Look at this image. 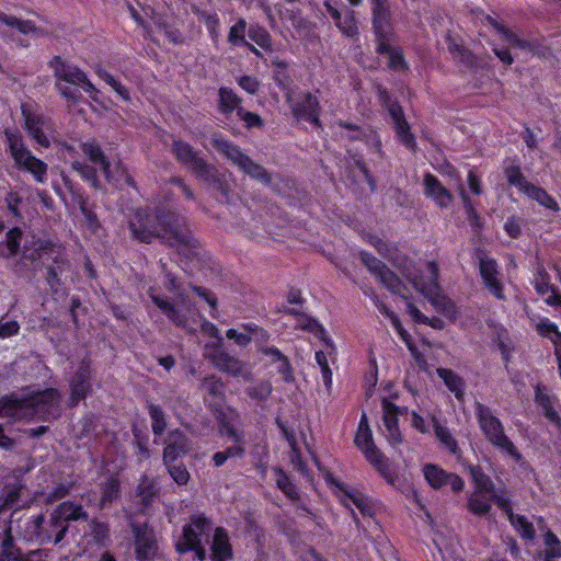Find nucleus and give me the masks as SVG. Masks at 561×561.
Returning a JSON list of instances; mask_svg holds the SVG:
<instances>
[{
    "label": "nucleus",
    "instance_id": "obj_50",
    "mask_svg": "<svg viewBox=\"0 0 561 561\" xmlns=\"http://www.w3.org/2000/svg\"><path fill=\"white\" fill-rule=\"evenodd\" d=\"M98 76L103 79L110 87L113 88V90L123 99L128 100L129 93L128 90L117 80L115 79L111 73L103 69L96 70Z\"/></svg>",
    "mask_w": 561,
    "mask_h": 561
},
{
    "label": "nucleus",
    "instance_id": "obj_47",
    "mask_svg": "<svg viewBox=\"0 0 561 561\" xmlns=\"http://www.w3.org/2000/svg\"><path fill=\"white\" fill-rule=\"evenodd\" d=\"M524 193H526L530 198L537 201L546 208L558 210V203L552 197H550L546 191L530 184Z\"/></svg>",
    "mask_w": 561,
    "mask_h": 561
},
{
    "label": "nucleus",
    "instance_id": "obj_52",
    "mask_svg": "<svg viewBox=\"0 0 561 561\" xmlns=\"http://www.w3.org/2000/svg\"><path fill=\"white\" fill-rule=\"evenodd\" d=\"M98 76L103 79L110 87L113 88V90L123 99L128 100L129 93L128 90L117 80L115 79L111 73L103 69L96 70Z\"/></svg>",
    "mask_w": 561,
    "mask_h": 561
},
{
    "label": "nucleus",
    "instance_id": "obj_17",
    "mask_svg": "<svg viewBox=\"0 0 561 561\" xmlns=\"http://www.w3.org/2000/svg\"><path fill=\"white\" fill-rule=\"evenodd\" d=\"M355 444L365 455V458L379 471L383 477H388V465L383 455L376 448L373 434L368 425V420L364 413L360 417L358 430L355 436Z\"/></svg>",
    "mask_w": 561,
    "mask_h": 561
},
{
    "label": "nucleus",
    "instance_id": "obj_48",
    "mask_svg": "<svg viewBox=\"0 0 561 561\" xmlns=\"http://www.w3.org/2000/svg\"><path fill=\"white\" fill-rule=\"evenodd\" d=\"M299 325L304 330H308L310 332H313L316 335L320 336L325 342L329 348V353L331 354L333 352V345L331 343V340L327 337L324 329L316 320L307 317H301L299 319Z\"/></svg>",
    "mask_w": 561,
    "mask_h": 561
},
{
    "label": "nucleus",
    "instance_id": "obj_11",
    "mask_svg": "<svg viewBox=\"0 0 561 561\" xmlns=\"http://www.w3.org/2000/svg\"><path fill=\"white\" fill-rule=\"evenodd\" d=\"M22 486H14L3 490L1 495L2 504L0 506V516L5 510L19 508L21 495L24 493ZM12 522H7L0 517V561H21V551L14 545L12 537Z\"/></svg>",
    "mask_w": 561,
    "mask_h": 561
},
{
    "label": "nucleus",
    "instance_id": "obj_49",
    "mask_svg": "<svg viewBox=\"0 0 561 561\" xmlns=\"http://www.w3.org/2000/svg\"><path fill=\"white\" fill-rule=\"evenodd\" d=\"M245 26H247V23L244 20H239L231 28H230V32H229V42L232 43L233 45H240V44H243L245 46H249L251 48V50L253 53H255L256 55H259V51L255 47L253 46H250V44H248L244 39V33H245Z\"/></svg>",
    "mask_w": 561,
    "mask_h": 561
},
{
    "label": "nucleus",
    "instance_id": "obj_46",
    "mask_svg": "<svg viewBox=\"0 0 561 561\" xmlns=\"http://www.w3.org/2000/svg\"><path fill=\"white\" fill-rule=\"evenodd\" d=\"M432 423H433V427H434L435 434H436L437 438L440 440V443L449 451L456 453V450H457V442L453 437V435L449 432V430L446 426L442 425L439 423V421L435 416L432 417Z\"/></svg>",
    "mask_w": 561,
    "mask_h": 561
},
{
    "label": "nucleus",
    "instance_id": "obj_10",
    "mask_svg": "<svg viewBox=\"0 0 561 561\" xmlns=\"http://www.w3.org/2000/svg\"><path fill=\"white\" fill-rule=\"evenodd\" d=\"M374 27L378 38V51L388 58L389 67L394 70L404 68L401 51L391 43V26L389 24L388 5L385 0H374L373 4Z\"/></svg>",
    "mask_w": 561,
    "mask_h": 561
},
{
    "label": "nucleus",
    "instance_id": "obj_54",
    "mask_svg": "<svg viewBox=\"0 0 561 561\" xmlns=\"http://www.w3.org/2000/svg\"><path fill=\"white\" fill-rule=\"evenodd\" d=\"M149 415L152 421V431L156 435H160L165 430V420L162 410L154 404L149 405Z\"/></svg>",
    "mask_w": 561,
    "mask_h": 561
},
{
    "label": "nucleus",
    "instance_id": "obj_26",
    "mask_svg": "<svg viewBox=\"0 0 561 561\" xmlns=\"http://www.w3.org/2000/svg\"><path fill=\"white\" fill-rule=\"evenodd\" d=\"M288 102L293 107L295 116L318 125L319 102L316 96L307 93L302 96L301 101H295L291 96H289Z\"/></svg>",
    "mask_w": 561,
    "mask_h": 561
},
{
    "label": "nucleus",
    "instance_id": "obj_51",
    "mask_svg": "<svg viewBox=\"0 0 561 561\" xmlns=\"http://www.w3.org/2000/svg\"><path fill=\"white\" fill-rule=\"evenodd\" d=\"M98 76L103 79L110 87L113 88V90L123 99L128 100L129 93L128 90L117 80L115 79L111 73L103 69L96 70Z\"/></svg>",
    "mask_w": 561,
    "mask_h": 561
},
{
    "label": "nucleus",
    "instance_id": "obj_2",
    "mask_svg": "<svg viewBox=\"0 0 561 561\" xmlns=\"http://www.w3.org/2000/svg\"><path fill=\"white\" fill-rule=\"evenodd\" d=\"M130 229L140 241L151 242L159 238L184 256L196 254L197 241L187 229L184 218L174 213L160 211L152 216L139 210L130 222Z\"/></svg>",
    "mask_w": 561,
    "mask_h": 561
},
{
    "label": "nucleus",
    "instance_id": "obj_40",
    "mask_svg": "<svg viewBox=\"0 0 561 561\" xmlns=\"http://www.w3.org/2000/svg\"><path fill=\"white\" fill-rule=\"evenodd\" d=\"M535 329L540 336L549 339L553 347H558L561 344V332L557 324L548 318H540L535 323Z\"/></svg>",
    "mask_w": 561,
    "mask_h": 561
},
{
    "label": "nucleus",
    "instance_id": "obj_22",
    "mask_svg": "<svg viewBox=\"0 0 561 561\" xmlns=\"http://www.w3.org/2000/svg\"><path fill=\"white\" fill-rule=\"evenodd\" d=\"M220 433L227 440L233 445L228 447L226 451H218L214 455L213 460L216 467H220L228 458L241 456L244 451L242 444V434L229 423H222Z\"/></svg>",
    "mask_w": 561,
    "mask_h": 561
},
{
    "label": "nucleus",
    "instance_id": "obj_7",
    "mask_svg": "<svg viewBox=\"0 0 561 561\" xmlns=\"http://www.w3.org/2000/svg\"><path fill=\"white\" fill-rule=\"evenodd\" d=\"M168 291L173 296V302L158 295L153 288L150 289V297L154 305L165 314V317L174 324L193 329L198 323L199 313L191 301L186 288H182L171 274L165 275Z\"/></svg>",
    "mask_w": 561,
    "mask_h": 561
},
{
    "label": "nucleus",
    "instance_id": "obj_41",
    "mask_svg": "<svg viewBox=\"0 0 561 561\" xmlns=\"http://www.w3.org/2000/svg\"><path fill=\"white\" fill-rule=\"evenodd\" d=\"M437 374L444 380L447 388L456 396L457 399L462 398L465 391V383L458 375L446 368H438Z\"/></svg>",
    "mask_w": 561,
    "mask_h": 561
},
{
    "label": "nucleus",
    "instance_id": "obj_38",
    "mask_svg": "<svg viewBox=\"0 0 561 561\" xmlns=\"http://www.w3.org/2000/svg\"><path fill=\"white\" fill-rule=\"evenodd\" d=\"M90 389L89 385V364L82 363L76 377L71 381V402L78 403L83 399Z\"/></svg>",
    "mask_w": 561,
    "mask_h": 561
},
{
    "label": "nucleus",
    "instance_id": "obj_42",
    "mask_svg": "<svg viewBox=\"0 0 561 561\" xmlns=\"http://www.w3.org/2000/svg\"><path fill=\"white\" fill-rule=\"evenodd\" d=\"M545 551L543 552H540L538 553V560H542V561H552V559L554 558H560L561 557V542L560 540L557 538V536L551 533V531H547L545 534Z\"/></svg>",
    "mask_w": 561,
    "mask_h": 561
},
{
    "label": "nucleus",
    "instance_id": "obj_25",
    "mask_svg": "<svg viewBox=\"0 0 561 561\" xmlns=\"http://www.w3.org/2000/svg\"><path fill=\"white\" fill-rule=\"evenodd\" d=\"M382 420H383V435L388 442L396 446L402 442V436L398 427V407L387 399L382 400Z\"/></svg>",
    "mask_w": 561,
    "mask_h": 561
},
{
    "label": "nucleus",
    "instance_id": "obj_23",
    "mask_svg": "<svg viewBox=\"0 0 561 561\" xmlns=\"http://www.w3.org/2000/svg\"><path fill=\"white\" fill-rule=\"evenodd\" d=\"M135 549L139 561H149L157 554L158 546L153 531L147 525L134 526Z\"/></svg>",
    "mask_w": 561,
    "mask_h": 561
},
{
    "label": "nucleus",
    "instance_id": "obj_35",
    "mask_svg": "<svg viewBox=\"0 0 561 561\" xmlns=\"http://www.w3.org/2000/svg\"><path fill=\"white\" fill-rule=\"evenodd\" d=\"M210 549L213 561H227L231 557L228 535L222 528H216Z\"/></svg>",
    "mask_w": 561,
    "mask_h": 561
},
{
    "label": "nucleus",
    "instance_id": "obj_44",
    "mask_svg": "<svg viewBox=\"0 0 561 561\" xmlns=\"http://www.w3.org/2000/svg\"><path fill=\"white\" fill-rule=\"evenodd\" d=\"M325 7L331 16L336 21L340 30L347 36H354L357 33V26L352 13L347 14L343 20L341 13L333 8L329 2H325Z\"/></svg>",
    "mask_w": 561,
    "mask_h": 561
},
{
    "label": "nucleus",
    "instance_id": "obj_61",
    "mask_svg": "<svg viewBox=\"0 0 561 561\" xmlns=\"http://www.w3.org/2000/svg\"><path fill=\"white\" fill-rule=\"evenodd\" d=\"M237 116L244 123L247 128L261 127L263 124L262 118L257 114L247 112L243 108H238Z\"/></svg>",
    "mask_w": 561,
    "mask_h": 561
},
{
    "label": "nucleus",
    "instance_id": "obj_59",
    "mask_svg": "<svg viewBox=\"0 0 561 561\" xmlns=\"http://www.w3.org/2000/svg\"><path fill=\"white\" fill-rule=\"evenodd\" d=\"M165 466L168 467V471L176 484H179V485L187 484L191 476L184 466H182V465L171 466L170 462Z\"/></svg>",
    "mask_w": 561,
    "mask_h": 561
},
{
    "label": "nucleus",
    "instance_id": "obj_57",
    "mask_svg": "<svg viewBox=\"0 0 561 561\" xmlns=\"http://www.w3.org/2000/svg\"><path fill=\"white\" fill-rule=\"evenodd\" d=\"M505 174L510 184L516 186L522 192H525V190L530 185L522 174L518 167L508 168Z\"/></svg>",
    "mask_w": 561,
    "mask_h": 561
},
{
    "label": "nucleus",
    "instance_id": "obj_20",
    "mask_svg": "<svg viewBox=\"0 0 561 561\" xmlns=\"http://www.w3.org/2000/svg\"><path fill=\"white\" fill-rule=\"evenodd\" d=\"M34 252H36V255H34L33 253L30 255V257L32 260H34V261L39 260V261H42L43 264H47L48 261L54 260V263L57 264V266L48 267V277H47V282H48L49 286L51 287V289L57 291V289L55 288V284H57L59 282L58 271H61L60 264H62V265L65 264L64 261H61V262L57 261V259L61 254L60 247H58L56 244L48 243V242H38V245L34 248Z\"/></svg>",
    "mask_w": 561,
    "mask_h": 561
},
{
    "label": "nucleus",
    "instance_id": "obj_15",
    "mask_svg": "<svg viewBox=\"0 0 561 561\" xmlns=\"http://www.w3.org/2000/svg\"><path fill=\"white\" fill-rule=\"evenodd\" d=\"M325 481L329 486L332 489L334 494L337 496L340 502L347 508H350L356 518L354 513V508L358 510V512L364 517H373L375 514V504L373 501L358 491L355 488L348 486L337 480H335L332 474L325 473Z\"/></svg>",
    "mask_w": 561,
    "mask_h": 561
},
{
    "label": "nucleus",
    "instance_id": "obj_19",
    "mask_svg": "<svg viewBox=\"0 0 561 561\" xmlns=\"http://www.w3.org/2000/svg\"><path fill=\"white\" fill-rule=\"evenodd\" d=\"M204 356L211 360L214 366L236 377L249 378L250 373L247 367L237 358L230 356L221 347H210L205 345Z\"/></svg>",
    "mask_w": 561,
    "mask_h": 561
},
{
    "label": "nucleus",
    "instance_id": "obj_39",
    "mask_svg": "<svg viewBox=\"0 0 561 561\" xmlns=\"http://www.w3.org/2000/svg\"><path fill=\"white\" fill-rule=\"evenodd\" d=\"M535 287L539 294H548V296L545 298L547 305L561 307V294L551 288L546 273H539L535 280Z\"/></svg>",
    "mask_w": 561,
    "mask_h": 561
},
{
    "label": "nucleus",
    "instance_id": "obj_32",
    "mask_svg": "<svg viewBox=\"0 0 561 561\" xmlns=\"http://www.w3.org/2000/svg\"><path fill=\"white\" fill-rule=\"evenodd\" d=\"M15 31L30 34L35 31V27L30 21H22L0 12V36L13 35Z\"/></svg>",
    "mask_w": 561,
    "mask_h": 561
},
{
    "label": "nucleus",
    "instance_id": "obj_16",
    "mask_svg": "<svg viewBox=\"0 0 561 561\" xmlns=\"http://www.w3.org/2000/svg\"><path fill=\"white\" fill-rule=\"evenodd\" d=\"M214 147L225 154L229 160L238 165L250 176L260 180L261 182H270V178L266 171L259 164H255L249 157L244 156L239 148L224 139L222 137L215 135L211 138Z\"/></svg>",
    "mask_w": 561,
    "mask_h": 561
},
{
    "label": "nucleus",
    "instance_id": "obj_1",
    "mask_svg": "<svg viewBox=\"0 0 561 561\" xmlns=\"http://www.w3.org/2000/svg\"><path fill=\"white\" fill-rule=\"evenodd\" d=\"M369 242L381 255L391 261L401 271L412 288L423 295L438 311L450 319L456 317L454 302L440 293L437 283L438 268L434 262H427L416 268L412 261L398 252L396 247L380 238L370 237Z\"/></svg>",
    "mask_w": 561,
    "mask_h": 561
},
{
    "label": "nucleus",
    "instance_id": "obj_27",
    "mask_svg": "<svg viewBox=\"0 0 561 561\" xmlns=\"http://www.w3.org/2000/svg\"><path fill=\"white\" fill-rule=\"evenodd\" d=\"M378 309L381 313H383L386 317H388L390 319L393 329L396 330V332L398 333L400 339L405 343V345L408 346L409 351L411 352V354L414 357L417 365L421 368L426 369L425 358L423 357V355L420 352H417L416 347L414 346V344L412 342L411 335L403 329L400 320L394 314V312L391 311L390 309H388L382 304L378 305Z\"/></svg>",
    "mask_w": 561,
    "mask_h": 561
},
{
    "label": "nucleus",
    "instance_id": "obj_8",
    "mask_svg": "<svg viewBox=\"0 0 561 561\" xmlns=\"http://www.w3.org/2000/svg\"><path fill=\"white\" fill-rule=\"evenodd\" d=\"M360 257L363 263L368 267V270L374 273L380 283H382L391 293L400 296L407 304V310L410 313L413 321L416 323H424L427 325H431L435 329H443L444 321L439 318L433 317L428 318L425 317L417 308L413 306L412 302H410L409 296H410V289L405 284L401 282L397 277V275L391 272L389 268H387L379 260L371 256L370 254L366 252L360 253Z\"/></svg>",
    "mask_w": 561,
    "mask_h": 561
},
{
    "label": "nucleus",
    "instance_id": "obj_21",
    "mask_svg": "<svg viewBox=\"0 0 561 561\" xmlns=\"http://www.w3.org/2000/svg\"><path fill=\"white\" fill-rule=\"evenodd\" d=\"M423 474L427 483L434 489H440L449 485L455 492L463 489V481L454 473H447L445 470L435 465H425Z\"/></svg>",
    "mask_w": 561,
    "mask_h": 561
},
{
    "label": "nucleus",
    "instance_id": "obj_36",
    "mask_svg": "<svg viewBox=\"0 0 561 561\" xmlns=\"http://www.w3.org/2000/svg\"><path fill=\"white\" fill-rule=\"evenodd\" d=\"M262 353L271 358V363L275 365L277 373L285 382H294V374L288 359L275 347H265Z\"/></svg>",
    "mask_w": 561,
    "mask_h": 561
},
{
    "label": "nucleus",
    "instance_id": "obj_28",
    "mask_svg": "<svg viewBox=\"0 0 561 561\" xmlns=\"http://www.w3.org/2000/svg\"><path fill=\"white\" fill-rule=\"evenodd\" d=\"M173 151L178 159L193 169L198 176L207 178L210 173V169L196 156L190 145L183 141H175Z\"/></svg>",
    "mask_w": 561,
    "mask_h": 561
},
{
    "label": "nucleus",
    "instance_id": "obj_33",
    "mask_svg": "<svg viewBox=\"0 0 561 561\" xmlns=\"http://www.w3.org/2000/svg\"><path fill=\"white\" fill-rule=\"evenodd\" d=\"M389 113L393 121L396 133L401 142L408 147H413L414 138L410 133V127L403 117L401 107L399 105L391 104L389 106Z\"/></svg>",
    "mask_w": 561,
    "mask_h": 561
},
{
    "label": "nucleus",
    "instance_id": "obj_13",
    "mask_svg": "<svg viewBox=\"0 0 561 561\" xmlns=\"http://www.w3.org/2000/svg\"><path fill=\"white\" fill-rule=\"evenodd\" d=\"M211 528V523L203 515L194 516L191 524L183 528V535L176 541V550L180 553L193 551L196 559L204 560V542L209 541Z\"/></svg>",
    "mask_w": 561,
    "mask_h": 561
},
{
    "label": "nucleus",
    "instance_id": "obj_29",
    "mask_svg": "<svg viewBox=\"0 0 561 561\" xmlns=\"http://www.w3.org/2000/svg\"><path fill=\"white\" fill-rule=\"evenodd\" d=\"M425 195L432 198L435 204L445 208L448 207L453 202V195L432 174L424 176Z\"/></svg>",
    "mask_w": 561,
    "mask_h": 561
},
{
    "label": "nucleus",
    "instance_id": "obj_30",
    "mask_svg": "<svg viewBox=\"0 0 561 561\" xmlns=\"http://www.w3.org/2000/svg\"><path fill=\"white\" fill-rule=\"evenodd\" d=\"M226 335L241 346L249 344L251 341L261 342L267 339L266 331L253 324H243L239 329H229Z\"/></svg>",
    "mask_w": 561,
    "mask_h": 561
},
{
    "label": "nucleus",
    "instance_id": "obj_56",
    "mask_svg": "<svg viewBox=\"0 0 561 561\" xmlns=\"http://www.w3.org/2000/svg\"><path fill=\"white\" fill-rule=\"evenodd\" d=\"M459 194L461 196L463 207H465V210L467 213L470 224L474 227H480L481 219H480L479 215L477 214V211L474 210L463 186L460 183H459Z\"/></svg>",
    "mask_w": 561,
    "mask_h": 561
},
{
    "label": "nucleus",
    "instance_id": "obj_5",
    "mask_svg": "<svg viewBox=\"0 0 561 561\" xmlns=\"http://www.w3.org/2000/svg\"><path fill=\"white\" fill-rule=\"evenodd\" d=\"M87 513L82 506L72 502L59 504L50 516L48 523L42 515L21 520L20 536L26 541L38 543H58L68 530V522L85 518Z\"/></svg>",
    "mask_w": 561,
    "mask_h": 561
},
{
    "label": "nucleus",
    "instance_id": "obj_24",
    "mask_svg": "<svg viewBox=\"0 0 561 561\" xmlns=\"http://www.w3.org/2000/svg\"><path fill=\"white\" fill-rule=\"evenodd\" d=\"M480 274L488 290L497 299H504L503 285L499 279L496 262L488 256L480 259Z\"/></svg>",
    "mask_w": 561,
    "mask_h": 561
},
{
    "label": "nucleus",
    "instance_id": "obj_43",
    "mask_svg": "<svg viewBox=\"0 0 561 561\" xmlns=\"http://www.w3.org/2000/svg\"><path fill=\"white\" fill-rule=\"evenodd\" d=\"M241 100L239 96L228 88H220L219 90V108L225 115L231 114L240 107Z\"/></svg>",
    "mask_w": 561,
    "mask_h": 561
},
{
    "label": "nucleus",
    "instance_id": "obj_4",
    "mask_svg": "<svg viewBox=\"0 0 561 561\" xmlns=\"http://www.w3.org/2000/svg\"><path fill=\"white\" fill-rule=\"evenodd\" d=\"M474 491L468 500V508L472 514L485 515L491 508V501L494 500L497 506L505 512L512 526L518 531L522 538L533 540L535 537L534 524L526 516L514 514L510 506L508 497L504 492H495L491 479L478 467H469Z\"/></svg>",
    "mask_w": 561,
    "mask_h": 561
},
{
    "label": "nucleus",
    "instance_id": "obj_12",
    "mask_svg": "<svg viewBox=\"0 0 561 561\" xmlns=\"http://www.w3.org/2000/svg\"><path fill=\"white\" fill-rule=\"evenodd\" d=\"M5 137L15 165L31 173L37 182L44 183L47 179V164L32 153L18 131L7 130Z\"/></svg>",
    "mask_w": 561,
    "mask_h": 561
},
{
    "label": "nucleus",
    "instance_id": "obj_14",
    "mask_svg": "<svg viewBox=\"0 0 561 561\" xmlns=\"http://www.w3.org/2000/svg\"><path fill=\"white\" fill-rule=\"evenodd\" d=\"M21 113L24 129L36 146L48 148L57 141L54 125L48 117L34 110L30 104H22Z\"/></svg>",
    "mask_w": 561,
    "mask_h": 561
},
{
    "label": "nucleus",
    "instance_id": "obj_37",
    "mask_svg": "<svg viewBox=\"0 0 561 561\" xmlns=\"http://www.w3.org/2000/svg\"><path fill=\"white\" fill-rule=\"evenodd\" d=\"M535 401L542 409L546 417L558 425L561 424V419L554 410V399L547 392L546 388L537 385L535 387Z\"/></svg>",
    "mask_w": 561,
    "mask_h": 561
},
{
    "label": "nucleus",
    "instance_id": "obj_9",
    "mask_svg": "<svg viewBox=\"0 0 561 561\" xmlns=\"http://www.w3.org/2000/svg\"><path fill=\"white\" fill-rule=\"evenodd\" d=\"M474 412L480 430L492 446L515 461H519L522 455L518 453L513 442L506 436L502 422L493 414L491 409L482 403H477Z\"/></svg>",
    "mask_w": 561,
    "mask_h": 561
},
{
    "label": "nucleus",
    "instance_id": "obj_45",
    "mask_svg": "<svg viewBox=\"0 0 561 561\" xmlns=\"http://www.w3.org/2000/svg\"><path fill=\"white\" fill-rule=\"evenodd\" d=\"M119 485L116 478H107L105 482L101 483V497L98 502L100 507L113 502L118 496Z\"/></svg>",
    "mask_w": 561,
    "mask_h": 561
},
{
    "label": "nucleus",
    "instance_id": "obj_55",
    "mask_svg": "<svg viewBox=\"0 0 561 561\" xmlns=\"http://www.w3.org/2000/svg\"><path fill=\"white\" fill-rule=\"evenodd\" d=\"M316 360L321 368L322 379L328 389L332 386V371L329 366L328 354L323 351L316 353Z\"/></svg>",
    "mask_w": 561,
    "mask_h": 561
},
{
    "label": "nucleus",
    "instance_id": "obj_3",
    "mask_svg": "<svg viewBox=\"0 0 561 561\" xmlns=\"http://www.w3.org/2000/svg\"><path fill=\"white\" fill-rule=\"evenodd\" d=\"M59 152L66 162H69L83 179L95 182L98 171H101L106 179L116 183L131 184L126 168L116 162L112 168L105 158L100 145L95 140L84 142H59Z\"/></svg>",
    "mask_w": 561,
    "mask_h": 561
},
{
    "label": "nucleus",
    "instance_id": "obj_63",
    "mask_svg": "<svg viewBox=\"0 0 561 561\" xmlns=\"http://www.w3.org/2000/svg\"><path fill=\"white\" fill-rule=\"evenodd\" d=\"M272 392V386L270 382H261L260 385L252 387L248 390L251 398L263 400L266 399Z\"/></svg>",
    "mask_w": 561,
    "mask_h": 561
},
{
    "label": "nucleus",
    "instance_id": "obj_53",
    "mask_svg": "<svg viewBox=\"0 0 561 561\" xmlns=\"http://www.w3.org/2000/svg\"><path fill=\"white\" fill-rule=\"evenodd\" d=\"M275 474H276V484L277 486L289 497V499H297V489L296 486L291 483V481L288 479V477L282 471V470H278L276 469L275 470Z\"/></svg>",
    "mask_w": 561,
    "mask_h": 561
},
{
    "label": "nucleus",
    "instance_id": "obj_60",
    "mask_svg": "<svg viewBox=\"0 0 561 561\" xmlns=\"http://www.w3.org/2000/svg\"><path fill=\"white\" fill-rule=\"evenodd\" d=\"M249 37L263 49L271 48V37L264 28L257 26L251 27L249 31Z\"/></svg>",
    "mask_w": 561,
    "mask_h": 561
},
{
    "label": "nucleus",
    "instance_id": "obj_6",
    "mask_svg": "<svg viewBox=\"0 0 561 561\" xmlns=\"http://www.w3.org/2000/svg\"><path fill=\"white\" fill-rule=\"evenodd\" d=\"M59 393L55 389L11 394L0 399V417L46 419L58 415Z\"/></svg>",
    "mask_w": 561,
    "mask_h": 561
},
{
    "label": "nucleus",
    "instance_id": "obj_62",
    "mask_svg": "<svg viewBox=\"0 0 561 561\" xmlns=\"http://www.w3.org/2000/svg\"><path fill=\"white\" fill-rule=\"evenodd\" d=\"M22 238V232L19 228H13L7 233L5 244L10 254H14L18 252L20 248V241Z\"/></svg>",
    "mask_w": 561,
    "mask_h": 561
},
{
    "label": "nucleus",
    "instance_id": "obj_34",
    "mask_svg": "<svg viewBox=\"0 0 561 561\" xmlns=\"http://www.w3.org/2000/svg\"><path fill=\"white\" fill-rule=\"evenodd\" d=\"M108 538V529L105 524L91 520L88 523V533L84 534L85 549L100 548Z\"/></svg>",
    "mask_w": 561,
    "mask_h": 561
},
{
    "label": "nucleus",
    "instance_id": "obj_64",
    "mask_svg": "<svg viewBox=\"0 0 561 561\" xmlns=\"http://www.w3.org/2000/svg\"><path fill=\"white\" fill-rule=\"evenodd\" d=\"M523 221L516 217H511L504 224L505 232L513 239L522 234Z\"/></svg>",
    "mask_w": 561,
    "mask_h": 561
},
{
    "label": "nucleus",
    "instance_id": "obj_58",
    "mask_svg": "<svg viewBox=\"0 0 561 561\" xmlns=\"http://www.w3.org/2000/svg\"><path fill=\"white\" fill-rule=\"evenodd\" d=\"M203 387L208 394L215 398L221 399L224 397L225 385L216 377L206 378L203 382Z\"/></svg>",
    "mask_w": 561,
    "mask_h": 561
},
{
    "label": "nucleus",
    "instance_id": "obj_18",
    "mask_svg": "<svg viewBox=\"0 0 561 561\" xmlns=\"http://www.w3.org/2000/svg\"><path fill=\"white\" fill-rule=\"evenodd\" d=\"M56 77L67 83L81 85L90 94L93 101L99 102V90L88 80L87 75L78 67L62 61L60 58L54 60Z\"/></svg>",
    "mask_w": 561,
    "mask_h": 561
},
{
    "label": "nucleus",
    "instance_id": "obj_31",
    "mask_svg": "<svg viewBox=\"0 0 561 561\" xmlns=\"http://www.w3.org/2000/svg\"><path fill=\"white\" fill-rule=\"evenodd\" d=\"M188 450V443L184 434L180 431L170 433L167 446L163 453L164 463L174 461L178 457L186 454Z\"/></svg>",
    "mask_w": 561,
    "mask_h": 561
}]
</instances>
